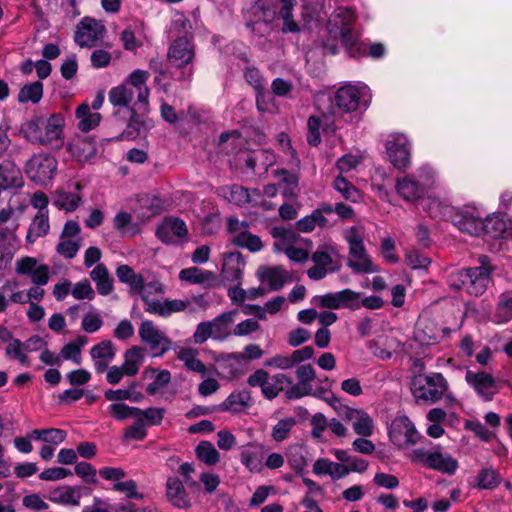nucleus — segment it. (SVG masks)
<instances>
[{
  "mask_svg": "<svg viewBox=\"0 0 512 512\" xmlns=\"http://www.w3.org/2000/svg\"><path fill=\"white\" fill-rule=\"evenodd\" d=\"M149 73L134 70L120 85L113 87L108 94L109 102L114 107V116L127 121L126 137L135 139L150 128L143 117L149 112Z\"/></svg>",
  "mask_w": 512,
  "mask_h": 512,
  "instance_id": "obj_1",
  "label": "nucleus"
},
{
  "mask_svg": "<svg viewBox=\"0 0 512 512\" xmlns=\"http://www.w3.org/2000/svg\"><path fill=\"white\" fill-rule=\"evenodd\" d=\"M356 16L353 10L338 7L330 15L327 30L331 37L340 39L349 57L357 58L365 54L366 48L359 42L358 33L353 28Z\"/></svg>",
  "mask_w": 512,
  "mask_h": 512,
  "instance_id": "obj_2",
  "label": "nucleus"
},
{
  "mask_svg": "<svg viewBox=\"0 0 512 512\" xmlns=\"http://www.w3.org/2000/svg\"><path fill=\"white\" fill-rule=\"evenodd\" d=\"M437 183V172L428 164L420 166L415 172L397 177L395 191L405 202L415 204L424 200Z\"/></svg>",
  "mask_w": 512,
  "mask_h": 512,
  "instance_id": "obj_3",
  "label": "nucleus"
},
{
  "mask_svg": "<svg viewBox=\"0 0 512 512\" xmlns=\"http://www.w3.org/2000/svg\"><path fill=\"white\" fill-rule=\"evenodd\" d=\"M64 126L62 113L49 117L35 116L21 125L20 133L30 143L45 146L63 139Z\"/></svg>",
  "mask_w": 512,
  "mask_h": 512,
  "instance_id": "obj_4",
  "label": "nucleus"
},
{
  "mask_svg": "<svg viewBox=\"0 0 512 512\" xmlns=\"http://www.w3.org/2000/svg\"><path fill=\"white\" fill-rule=\"evenodd\" d=\"M343 237L348 244L349 257L347 266L355 274H374L379 272V267L368 254L365 245V231L361 226H351L343 232Z\"/></svg>",
  "mask_w": 512,
  "mask_h": 512,
  "instance_id": "obj_5",
  "label": "nucleus"
},
{
  "mask_svg": "<svg viewBox=\"0 0 512 512\" xmlns=\"http://www.w3.org/2000/svg\"><path fill=\"white\" fill-rule=\"evenodd\" d=\"M447 391L448 383L441 373L415 375L411 381V392L418 402L435 403L443 397L453 400Z\"/></svg>",
  "mask_w": 512,
  "mask_h": 512,
  "instance_id": "obj_6",
  "label": "nucleus"
},
{
  "mask_svg": "<svg viewBox=\"0 0 512 512\" xmlns=\"http://www.w3.org/2000/svg\"><path fill=\"white\" fill-rule=\"evenodd\" d=\"M450 217L455 227L472 236H478L484 230H488V225L492 221L489 218L484 220V213L473 205L454 209Z\"/></svg>",
  "mask_w": 512,
  "mask_h": 512,
  "instance_id": "obj_7",
  "label": "nucleus"
},
{
  "mask_svg": "<svg viewBox=\"0 0 512 512\" xmlns=\"http://www.w3.org/2000/svg\"><path fill=\"white\" fill-rule=\"evenodd\" d=\"M57 172V160L47 153L33 155L26 164V174L35 183L46 185Z\"/></svg>",
  "mask_w": 512,
  "mask_h": 512,
  "instance_id": "obj_8",
  "label": "nucleus"
},
{
  "mask_svg": "<svg viewBox=\"0 0 512 512\" xmlns=\"http://www.w3.org/2000/svg\"><path fill=\"white\" fill-rule=\"evenodd\" d=\"M388 435L390 441L400 449L413 446L420 439L419 432L412 421L405 415L397 416L392 420Z\"/></svg>",
  "mask_w": 512,
  "mask_h": 512,
  "instance_id": "obj_9",
  "label": "nucleus"
},
{
  "mask_svg": "<svg viewBox=\"0 0 512 512\" xmlns=\"http://www.w3.org/2000/svg\"><path fill=\"white\" fill-rule=\"evenodd\" d=\"M217 194L227 200L228 202L237 205L244 206L246 204L259 205L261 204L266 209H270L271 206L268 205L262 199V195L259 190L252 189L248 190L247 188L233 184V185H225L221 186L217 189Z\"/></svg>",
  "mask_w": 512,
  "mask_h": 512,
  "instance_id": "obj_10",
  "label": "nucleus"
},
{
  "mask_svg": "<svg viewBox=\"0 0 512 512\" xmlns=\"http://www.w3.org/2000/svg\"><path fill=\"white\" fill-rule=\"evenodd\" d=\"M386 151L391 164L398 170H405L411 164V146L403 134L390 136L386 141Z\"/></svg>",
  "mask_w": 512,
  "mask_h": 512,
  "instance_id": "obj_11",
  "label": "nucleus"
},
{
  "mask_svg": "<svg viewBox=\"0 0 512 512\" xmlns=\"http://www.w3.org/2000/svg\"><path fill=\"white\" fill-rule=\"evenodd\" d=\"M139 336L151 349L153 356L159 357L170 350L172 341L156 327L152 321H143L139 327Z\"/></svg>",
  "mask_w": 512,
  "mask_h": 512,
  "instance_id": "obj_12",
  "label": "nucleus"
},
{
  "mask_svg": "<svg viewBox=\"0 0 512 512\" xmlns=\"http://www.w3.org/2000/svg\"><path fill=\"white\" fill-rule=\"evenodd\" d=\"M368 87L364 84H345L335 93L333 102L335 107L343 112H351L358 108L364 96L368 94Z\"/></svg>",
  "mask_w": 512,
  "mask_h": 512,
  "instance_id": "obj_13",
  "label": "nucleus"
},
{
  "mask_svg": "<svg viewBox=\"0 0 512 512\" xmlns=\"http://www.w3.org/2000/svg\"><path fill=\"white\" fill-rule=\"evenodd\" d=\"M15 271L19 275L29 276L34 285L44 286L50 278V269L45 264H39L36 258L22 257L15 263Z\"/></svg>",
  "mask_w": 512,
  "mask_h": 512,
  "instance_id": "obj_14",
  "label": "nucleus"
},
{
  "mask_svg": "<svg viewBox=\"0 0 512 512\" xmlns=\"http://www.w3.org/2000/svg\"><path fill=\"white\" fill-rule=\"evenodd\" d=\"M246 222H240L238 219L230 218L228 220V229L234 233L232 242L241 248H246L250 252H258L263 248L262 240L259 236L248 232Z\"/></svg>",
  "mask_w": 512,
  "mask_h": 512,
  "instance_id": "obj_15",
  "label": "nucleus"
},
{
  "mask_svg": "<svg viewBox=\"0 0 512 512\" xmlns=\"http://www.w3.org/2000/svg\"><path fill=\"white\" fill-rule=\"evenodd\" d=\"M105 26L93 18L85 17L77 26L75 42L81 47H92L103 38Z\"/></svg>",
  "mask_w": 512,
  "mask_h": 512,
  "instance_id": "obj_16",
  "label": "nucleus"
},
{
  "mask_svg": "<svg viewBox=\"0 0 512 512\" xmlns=\"http://www.w3.org/2000/svg\"><path fill=\"white\" fill-rule=\"evenodd\" d=\"M466 382L474 391L485 401H490L498 392L493 376L486 372L467 371L465 375Z\"/></svg>",
  "mask_w": 512,
  "mask_h": 512,
  "instance_id": "obj_17",
  "label": "nucleus"
},
{
  "mask_svg": "<svg viewBox=\"0 0 512 512\" xmlns=\"http://www.w3.org/2000/svg\"><path fill=\"white\" fill-rule=\"evenodd\" d=\"M156 235L163 243L176 244L187 235L184 221L178 218H166L157 228Z\"/></svg>",
  "mask_w": 512,
  "mask_h": 512,
  "instance_id": "obj_18",
  "label": "nucleus"
},
{
  "mask_svg": "<svg viewBox=\"0 0 512 512\" xmlns=\"http://www.w3.org/2000/svg\"><path fill=\"white\" fill-rule=\"evenodd\" d=\"M194 46L186 36L178 37L170 46L168 57L177 67H185L194 59Z\"/></svg>",
  "mask_w": 512,
  "mask_h": 512,
  "instance_id": "obj_19",
  "label": "nucleus"
},
{
  "mask_svg": "<svg viewBox=\"0 0 512 512\" xmlns=\"http://www.w3.org/2000/svg\"><path fill=\"white\" fill-rule=\"evenodd\" d=\"M245 78L257 91L256 103L258 110L270 113L276 112L278 109L274 103L268 104L266 101V98L269 95L265 92L264 80L259 70L254 67L247 68L245 71Z\"/></svg>",
  "mask_w": 512,
  "mask_h": 512,
  "instance_id": "obj_20",
  "label": "nucleus"
},
{
  "mask_svg": "<svg viewBox=\"0 0 512 512\" xmlns=\"http://www.w3.org/2000/svg\"><path fill=\"white\" fill-rule=\"evenodd\" d=\"M491 269L485 265L468 268L466 292L470 295H482L490 283Z\"/></svg>",
  "mask_w": 512,
  "mask_h": 512,
  "instance_id": "obj_21",
  "label": "nucleus"
},
{
  "mask_svg": "<svg viewBox=\"0 0 512 512\" xmlns=\"http://www.w3.org/2000/svg\"><path fill=\"white\" fill-rule=\"evenodd\" d=\"M297 383L290 386V399L301 398L312 392L316 372L311 365H301L296 370Z\"/></svg>",
  "mask_w": 512,
  "mask_h": 512,
  "instance_id": "obj_22",
  "label": "nucleus"
},
{
  "mask_svg": "<svg viewBox=\"0 0 512 512\" xmlns=\"http://www.w3.org/2000/svg\"><path fill=\"white\" fill-rule=\"evenodd\" d=\"M265 454L263 445L250 443L242 448L240 460L250 472H260L264 467Z\"/></svg>",
  "mask_w": 512,
  "mask_h": 512,
  "instance_id": "obj_23",
  "label": "nucleus"
},
{
  "mask_svg": "<svg viewBox=\"0 0 512 512\" xmlns=\"http://www.w3.org/2000/svg\"><path fill=\"white\" fill-rule=\"evenodd\" d=\"M328 114H335V107L332 106L328 113L322 112V117L311 116L308 120L307 141L310 145L316 146L320 143L319 130L322 127L325 132H334L336 126L330 122Z\"/></svg>",
  "mask_w": 512,
  "mask_h": 512,
  "instance_id": "obj_24",
  "label": "nucleus"
},
{
  "mask_svg": "<svg viewBox=\"0 0 512 512\" xmlns=\"http://www.w3.org/2000/svg\"><path fill=\"white\" fill-rule=\"evenodd\" d=\"M256 276L262 284L276 291L283 287L287 274L283 266L262 265L257 269Z\"/></svg>",
  "mask_w": 512,
  "mask_h": 512,
  "instance_id": "obj_25",
  "label": "nucleus"
},
{
  "mask_svg": "<svg viewBox=\"0 0 512 512\" xmlns=\"http://www.w3.org/2000/svg\"><path fill=\"white\" fill-rule=\"evenodd\" d=\"M244 266L245 262L239 252L226 254L221 269L222 279L227 282L240 283Z\"/></svg>",
  "mask_w": 512,
  "mask_h": 512,
  "instance_id": "obj_26",
  "label": "nucleus"
},
{
  "mask_svg": "<svg viewBox=\"0 0 512 512\" xmlns=\"http://www.w3.org/2000/svg\"><path fill=\"white\" fill-rule=\"evenodd\" d=\"M238 310L224 312L210 321L214 340L225 341L233 335V324L238 316Z\"/></svg>",
  "mask_w": 512,
  "mask_h": 512,
  "instance_id": "obj_27",
  "label": "nucleus"
},
{
  "mask_svg": "<svg viewBox=\"0 0 512 512\" xmlns=\"http://www.w3.org/2000/svg\"><path fill=\"white\" fill-rule=\"evenodd\" d=\"M345 421L351 423L353 431L361 437H370L374 432V420L363 409L352 408Z\"/></svg>",
  "mask_w": 512,
  "mask_h": 512,
  "instance_id": "obj_28",
  "label": "nucleus"
},
{
  "mask_svg": "<svg viewBox=\"0 0 512 512\" xmlns=\"http://www.w3.org/2000/svg\"><path fill=\"white\" fill-rule=\"evenodd\" d=\"M81 497V488L69 485L57 487L48 494L51 502L63 506H79Z\"/></svg>",
  "mask_w": 512,
  "mask_h": 512,
  "instance_id": "obj_29",
  "label": "nucleus"
},
{
  "mask_svg": "<svg viewBox=\"0 0 512 512\" xmlns=\"http://www.w3.org/2000/svg\"><path fill=\"white\" fill-rule=\"evenodd\" d=\"M67 151L77 161H88L96 154L95 143L85 137L76 136L67 144Z\"/></svg>",
  "mask_w": 512,
  "mask_h": 512,
  "instance_id": "obj_30",
  "label": "nucleus"
},
{
  "mask_svg": "<svg viewBox=\"0 0 512 512\" xmlns=\"http://www.w3.org/2000/svg\"><path fill=\"white\" fill-rule=\"evenodd\" d=\"M166 496L168 501L176 508L187 509L190 507V498L182 481L178 478H168L166 483Z\"/></svg>",
  "mask_w": 512,
  "mask_h": 512,
  "instance_id": "obj_31",
  "label": "nucleus"
},
{
  "mask_svg": "<svg viewBox=\"0 0 512 512\" xmlns=\"http://www.w3.org/2000/svg\"><path fill=\"white\" fill-rule=\"evenodd\" d=\"M24 185L21 170L12 162L0 163V187L2 190L18 189Z\"/></svg>",
  "mask_w": 512,
  "mask_h": 512,
  "instance_id": "obj_32",
  "label": "nucleus"
},
{
  "mask_svg": "<svg viewBox=\"0 0 512 512\" xmlns=\"http://www.w3.org/2000/svg\"><path fill=\"white\" fill-rule=\"evenodd\" d=\"M179 279L190 284H200L205 287H211L216 282V275L212 271L193 266L182 269L179 272Z\"/></svg>",
  "mask_w": 512,
  "mask_h": 512,
  "instance_id": "obj_33",
  "label": "nucleus"
},
{
  "mask_svg": "<svg viewBox=\"0 0 512 512\" xmlns=\"http://www.w3.org/2000/svg\"><path fill=\"white\" fill-rule=\"evenodd\" d=\"M429 460L428 468L447 475H453L459 467L458 461L454 457L440 450L431 451Z\"/></svg>",
  "mask_w": 512,
  "mask_h": 512,
  "instance_id": "obj_34",
  "label": "nucleus"
},
{
  "mask_svg": "<svg viewBox=\"0 0 512 512\" xmlns=\"http://www.w3.org/2000/svg\"><path fill=\"white\" fill-rule=\"evenodd\" d=\"M24 301L23 291L19 290V283L15 279L6 280L0 286V314L4 313L12 303Z\"/></svg>",
  "mask_w": 512,
  "mask_h": 512,
  "instance_id": "obj_35",
  "label": "nucleus"
},
{
  "mask_svg": "<svg viewBox=\"0 0 512 512\" xmlns=\"http://www.w3.org/2000/svg\"><path fill=\"white\" fill-rule=\"evenodd\" d=\"M251 396L246 390L232 392L220 405L219 411L240 413L250 406Z\"/></svg>",
  "mask_w": 512,
  "mask_h": 512,
  "instance_id": "obj_36",
  "label": "nucleus"
},
{
  "mask_svg": "<svg viewBox=\"0 0 512 512\" xmlns=\"http://www.w3.org/2000/svg\"><path fill=\"white\" fill-rule=\"evenodd\" d=\"M313 473L318 476L328 475L333 480H339L348 475L347 467L343 464L319 458L313 464Z\"/></svg>",
  "mask_w": 512,
  "mask_h": 512,
  "instance_id": "obj_37",
  "label": "nucleus"
},
{
  "mask_svg": "<svg viewBox=\"0 0 512 512\" xmlns=\"http://www.w3.org/2000/svg\"><path fill=\"white\" fill-rule=\"evenodd\" d=\"M42 344L43 341L39 337L30 338L26 343H22L18 339H13L6 348V354L17 359L22 365H28V357L25 351L31 347L38 348Z\"/></svg>",
  "mask_w": 512,
  "mask_h": 512,
  "instance_id": "obj_38",
  "label": "nucleus"
},
{
  "mask_svg": "<svg viewBox=\"0 0 512 512\" xmlns=\"http://www.w3.org/2000/svg\"><path fill=\"white\" fill-rule=\"evenodd\" d=\"M312 261L314 264L329 269L330 272H335L339 269L338 253L333 246L323 245L319 247L312 254Z\"/></svg>",
  "mask_w": 512,
  "mask_h": 512,
  "instance_id": "obj_39",
  "label": "nucleus"
},
{
  "mask_svg": "<svg viewBox=\"0 0 512 512\" xmlns=\"http://www.w3.org/2000/svg\"><path fill=\"white\" fill-rule=\"evenodd\" d=\"M90 278L100 295L106 296L113 291V278L104 264H97L90 272Z\"/></svg>",
  "mask_w": 512,
  "mask_h": 512,
  "instance_id": "obj_40",
  "label": "nucleus"
},
{
  "mask_svg": "<svg viewBox=\"0 0 512 512\" xmlns=\"http://www.w3.org/2000/svg\"><path fill=\"white\" fill-rule=\"evenodd\" d=\"M313 243L309 239L298 238L290 232V261L305 262L309 259Z\"/></svg>",
  "mask_w": 512,
  "mask_h": 512,
  "instance_id": "obj_41",
  "label": "nucleus"
},
{
  "mask_svg": "<svg viewBox=\"0 0 512 512\" xmlns=\"http://www.w3.org/2000/svg\"><path fill=\"white\" fill-rule=\"evenodd\" d=\"M198 350L192 347H181L177 351V358L183 362L184 366L192 371L204 376L207 373L205 364L198 357Z\"/></svg>",
  "mask_w": 512,
  "mask_h": 512,
  "instance_id": "obj_42",
  "label": "nucleus"
},
{
  "mask_svg": "<svg viewBox=\"0 0 512 512\" xmlns=\"http://www.w3.org/2000/svg\"><path fill=\"white\" fill-rule=\"evenodd\" d=\"M50 229L48 211L38 212L33 218L26 235L29 243H34L38 238L45 236Z\"/></svg>",
  "mask_w": 512,
  "mask_h": 512,
  "instance_id": "obj_43",
  "label": "nucleus"
},
{
  "mask_svg": "<svg viewBox=\"0 0 512 512\" xmlns=\"http://www.w3.org/2000/svg\"><path fill=\"white\" fill-rule=\"evenodd\" d=\"M450 333V329H438L433 324H428L424 328H417L415 331V338L422 345H433L439 343L446 338Z\"/></svg>",
  "mask_w": 512,
  "mask_h": 512,
  "instance_id": "obj_44",
  "label": "nucleus"
},
{
  "mask_svg": "<svg viewBox=\"0 0 512 512\" xmlns=\"http://www.w3.org/2000/svg\"><path fill=\"white\" fill-rule=\"evenodd\" d=\"M76 118L79 120L78 128L82 132H88L96 128L101 120V115L98 112H91L87 103H82L75 111Z\"/></svg>",
  "mask_w": 512,
  "mask_h": 512,
  "instance_id": "obj_45",
  "label": "nucleus"
},
{
  "mask_svg": "<svg viewBox=\"0 0 512 512\" xmlns=\"http://www.w3.org/2000/svg\"><path fill=\"white\" fill-rule=\"evenodd\" d=\"M187 304V302L180 299L151 302V304H149L148 312L162 317H168L173 313L185 310Z\"/></svg>",
  "mask_w": 512,
  "mask_h": 512,
  "instance_id": "obj_46",
  "label": "nucleus"
},
{
  "mask_svg": "<svg viewBox=\"0 0 512 512\" xmlns=\"http://www.w3.org/2000/svg\"><path fill=\"white\" fill-rule=\"evenodd\" d=\"M145 377H153L154 380L148 384L146 392L148 395H155L171 381V373L168 370L146 368L143 372Z\"/></svg>",
  "mask_w": 512,
  "mask_h": 512,
  "instance_id": "obj_47",
  "label": "nucleus"
},
{
  "mask_svg": "<svg viewBox=\"0 0 512 512\" xmlns=\"http://www.w3.org/2000/svg\"><path fill=\"white\" fill-rule=\"evenodd\" d=\"M144 361L143 350L139 346H133L124 354V362L121 368L127 376H134L138 373L140 366Z\"/></svg>",
  "mask_w": 512,
  "mask_h": 512,
  "instance_id": "obj_48",
  "label": "nucleus"
},
{
  "mask_svg": "<svg viewBox=\"0 0 512 512\" xmlns=\"http://www.w3.org/2000/svg\"><path fill=\"white\" fill-rule=\"evenodd\" d=\"M116 276L121 283L129 286L130 292L136 294L137 291L141 290L143 277L135 271L129 265H120L116 269Z\"/></svg>",
  "mask_w": 512,
  "mask_h": 512,
  "instance_id": "obj_49",
  "label": "nucleus"
},
{
  "mask_svg": "<svg viewBox=\"0 0 512 512\" xmlns=\"http://www.w3.org/2000/svg\"><path fill=\"white\" fill-rule=\"evenodd\" d=\"M138 201L141 207L139 216L143 221L159 214L163 207L161 199L155 195H142L139 197Z\"/></svg>",
  "mask_w": 512,
  "mask_h": 512,
  "instance_id": "obj_50",
  "label": "nucleus"
},
{
  "mask_svg": "<svg viewBox=\"0 0 512 512\" xmlns=\"http://www.w3.org/2000/svg\"><path fill=\"white\" fill-rule=\"evenodd\" d=\"M424 210L428 212V214L432 218H444L453 210L446 201L441 200L438 197L428 196L423 204Z\"/></svg>",
  "mask_w": 512,
  "mask_h": 512,
  "instance_id": "obj_51",
  "label": "nucleus"
},
{
  "mask_svg": "<svg viewBox=\"0 0 512 512\" xmlns=\"http://www.w3.org/2000/svg\"><path fill=\"white\" fill-rule=\"evenodd\" d=\"M80 201L81 197L78 192L58 190L54 197V205L67 212L74 211L79 206Z\"/></svg>",
  "mask_w": 512,
  "mask_h": 512,
  "instance_id": "obj_52",
  "label": "nucleus"
},
{
  "mask_svg": "<svg viewBox=\"0 0 512 512\" xmlns=\"http://www.w3.org/2000/svg\"><path fill=\"white\" fill-rule=\"evenodd\" d=\"M512 319V293L504 292L497 303L494 320L496 323H506Z\"/></svg>",
  "mask_w": 512,
  "mask_h": 512,
  "instance_id": "obj_53",
  "label": "nucleus"
},
{
  "mask_svg": "<svg viewBox=\"0 0 512 512\" xmlns=\"http://www.w3.org/2000/svg\"><path fill=\"white\" fill-rule=\"evenodd\" d=\"M43 96V84L39 81L24 85L17 96L19 103H38Z\"/></svg>",
  "mask_w": 512,
  "mask_h": 512,
  "instance_id": "obj_54",
  "label": "nucleus"
},
{
  "mask_svg": "<svg viewBox=\"0 0 512 512\" xmlns=\"http://www.w3.org/2000/svg\"><path fill=\"white\" fill-rule=\"evenodd\" d=\"M163 293L164 287L159 281H152L146 284L143 281L141 290L136 292V294L141 295L142 300L145 303V311L147 312L149 304H151V302H159L156 297L163 295Z\"/></svg>",
  "mask_w": 512,
  "mask_h": 512,
  "instance_id": "obj_55",
  "label": "nucleus"
},
{
  "mask_svg": "<svg viewBox=\"0 0 512 512\" xmlns=\"http://www.w3.org/2000/svg\"><path fill=\"white\" fill-rule=\"evenodd\" d=\"M500 476L493 468L481 469L475 477V487L492 490L500 484Z\"/></svg>",
  "mask_w": 512,
  "mask_h": 512,
  "instance_id": "obj_56",
  "label": "nucleus"
},
{
  "mask_svg": "<svg viewBox=\"0 0 512 512\" xmlns=\"http://www.w3.org/2000/svg\"><path fill=\"white\" fill-rule=\"evenodd\" d=\"M328 220L324 215L320 214V211H313L310 215H307L296 222L295 228L298 232L309 233L312 232L317 226H325Z\"/></svg>",
  "mask_w": 512,
  "mask_h": 512,
  "instance_id": "obj_57",
  "label": "nucleus"
},
{
  "mask_svg": "<svg viewBox=\"0 0 512 512\" xmlns=\"http://www.w3.org/2000/svg\"><path fill=\"white\" fill-rule=\"evenodd\" d=\"M196 454L200 461L212 466L220 460V453L209 441H201L196 447Z\"/></svg>",
  "mask_w": 512,
  "mask_h": 512,
  "instance_id": "obj_58",
  "label": "nucleus"
},
{
  "mask_svg": "<svg viewBox=\"0 0 512 512\" xmlns=\"http://www.w3.org/2000/svg\"><path fill=\"white\" fill-rule=\"evenodd\" d=\"M334 188L343 198L351 202H357L361 198L360 191L342 176L336 177L334 180Z\"/></svg>",
  "mask_w": 512,
  "mask_h": 512,
  "instance_id": "obj_59",
  "label": "nucleus"
},
{
  "mask_svg": "<svg viewBox=\"0 0 512 512\" xmlns=\"http://www.w3.org/2000/svg\"><path fill=\"white\" fill-rule=\"evenodd\" d=\"M335 293L339 302L340 309L347 308L350 310H357L360 308L361 293L355 292L351 289H344Z\"/></svg>",
  "mask_w": 512,
  "mask_h": 512,
  "instance_id": "obj_60",
  "label": "nucleus"
},
{
  "mask_svg": "<svg viewBox=\"0 0 512 512\" xmlns=\"http://www.w3.org/2000/svg\"><path fill=\"white\" fill-rule=\"evenodd\" d=\"M287 381V376L284 373H277L268 379L262 393L266 398L273 399L283 390Z\"/></svg>",
  "mask_w": 512,
  "mask_h": 512,
  "instance_id": "obj_61",
  "label": "nucleus"
},
{
  "mask_svg": "<svg viewBox=\"0 0 512 512\" xmlns=\"http://www.w3.org/2000/svg\"><path fill=\"white\" fill-rule=\"evenodd\" d=\"M311 426L312 437L320 442L326 441L324 432L329 427V420L323 413H316L312 416Z\"/></svg>",
  "mask_w": 512,
  "mask_h": 512,
  "instance_id": "obj_62",
  "label": "nucleus"
},
{
  "mask_svg": "<svg viewBox=\"0 0 512 512\" xmlns=\"http://www.w3.org/2000/svg\"><path fill=\"white\" fill-rule=\"evenodd\" d=\"M108 412L117 420H125L132 418L135 413L139 412V407L129 406L125 403H113L108 407Z\"/></svg>",
  "mask_w": 512,
  "mask_h": 512,
  "instance_id": "obj_63",
  "label": "nucleus"
},
{
  "mask_svg": "<svg viewBox=\"0 0 512 512\" xmlns=\"http://www.w3.org/2000/svg\"><path fill=\"white\" fill-rule=\"evenodd\" d=\"M90 355L92 359L113 360L115 351L112 342L105 340L94 345L90 350Z\"/></svg>",
  "mask_w": 512,
  "mask_h": 512,
  "instance_id": "obj_64",
  "label": "nucleus"
}]
</instances>
